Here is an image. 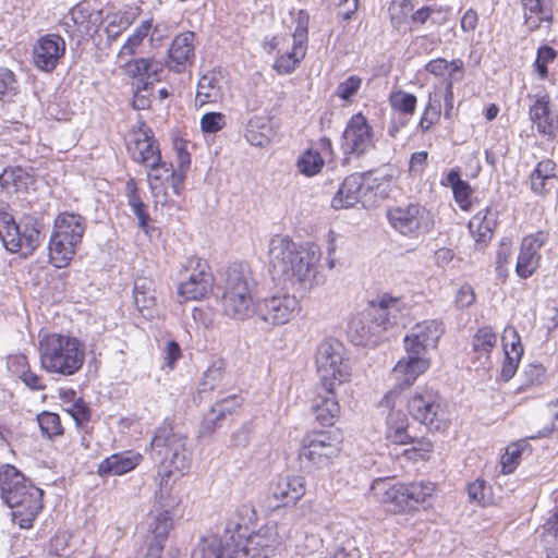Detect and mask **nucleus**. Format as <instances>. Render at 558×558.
<instances>
[{
  "mask_svg": "<svg viewBox=\"0 0 558 558\" xmlns=\"http://www.w3.org/2000/svg\"><path fill=\"white\" fill-rule=\"evenodd\" d=\"M150 458L159 464L160 486H168L174 473L183 474L190 465L186 450V437L177 430L172 423L165 421L150 441Z\"/></svg>",
  "mask_w": 558,
  "mask_h": 558,
  "instance_id": "5",
  "label": "nucleus"
},
{
  "mask_svg": "<svg viewBox=\"0 0 558 558\" xmlns=\"http://www.w3.org/2000/svg\"><path fill=\"white\" fill-rule=\"evenodd\" d=\"M195 34L183 32L177 35L168 48L167 66L175 73L184 72L195 59Z\"/></svg>",
  "mask_w": 558,
  "mask_h": 558,
  "instance_id": "21",
  "label": "nucleus"
},
{
  "mask_svg": "<svg viewBox=\"0 0 558 558\" xmlns=\"http://www.w3.org/2000/svg\"><path fill=\"white\" fill-rule=\"evenodd\" d=\"M153 81H144L143 84L137 83L133 96V108L136 110H145L149 108L154 89Z\"/></svg>",
  "mask_w": 558,
  "mask_h": 558,
  "instance_id": "53",
  "label": "nucleus"
},
{
  "mask_svg": "<svg viewBox=\"0 0 558 558\" xmlns=\"http://www.w3.org/2000/svg\"><path fill=\"white\" fill-rule=\"evenodd\" d=\"M133 295L140 312L151 310L156 305L154 281L146 277H137L134 281Z\"/></svg>",
  "mask_w": 558,
  "mask_h": 558,
  "instance_id": "39",
  "label": "nucleus"
},
{
  "mask_svg": "<svg viewBox=\"0 0 558 558\" xmlns=\"http://www.w3.org/2000/svg\"><path fill=\"white\" fill-rule=\"evenodd\" d=\"M404 487L411 509L415 508L418 504L425 502L435 490V486L430 482L408 483L404 484Z\"/></svg>",
  "mask_w": 558,
  "mask_h": 558,
  "instance_id": "43",
  "label": "nucleus"
},
{
  "mask_svg": "<svg viewBox=\"0 0 558 558\" xmlns=\"http://www.w3.org/2000/svg\"><path fill=\"white\" fill-rule=\"evenodd\" d=\"M44 490L12 464L0 466V498L11 509L14 524L31 529L44 508Z\"/></svg>",
  "mask_w": 558,
  "mask_h": 558,
  "instance_id": "3",
  "label": "nucleus"
},
{
  "mask_svg": "<svg viewBox=\"0 0 558 558\" xmlns=\"http://www.w3.org/2000/svg\"><path fill=\"white\" fill-rule=\"evenodd\" d=\"M556 58V51L554 48L549 46H542L537 50V57L535 60V66L538 73V76L544 80L548 75L547 64L553 62Z\"/></svg>",
  "mask_w": 558,
  "mask_h": 558,
  "instance_id": "58",
  "label": "nucleus"
},
{
  "mask_svg": "<svg viewBox=\"0 0 558 558\" xmlns=\"http://www.w3.org/2000/svg\"><path fill=\"white\" fill-rule=\"evenodd\" d=\"M408 444H413V447L411 449H407L404 453L408 456L409 459L412 460H427L428 454L432 451L433 445L428 440L420 439L416 440L411 437L410 441Z\"/></svg>",
  "mask_w": 558,
  "mask_h": 558,
  "instance_id": "60",
  "label": "nucleus"
},
{
  "mask_svg": "<svg viewBox=\"0 0 558 558\" xmlns=\"http://www.w3.org/2000/svg\"><path fill=\"white\" fill-rule=\"evenodd\" d=\"M151 29V21L146 20L143 21L138 27L134 31V33L128 37L125 44L121 47L119 56H132L135 53V50L143 43L144 38L147 37Z\"/></svg>",
  "mask_w": 558,
  "mask_h": 558,
  "instance_id": "47",
  "label": "nucleus"
},
{
  "mask_svg": "<svg viewBox=\"0 0 558 558\" xmlns=\"http://www.w3.org/2000/svg\"><path fill=\"white\" fill-rule=\"evenodd\" d=\"M72 535L69 532H58L50 539L49 551L59 557H69L72 553Z\"/></svg>",
  "mask_w": 558,
  "mask_h": 558,
  "instance_id": "52",
  "label": "nucleus"
},
{
  "mask_svg": "<svg viewBox=\"0 0 558 558\" xmlns=\"http://www.w3.org/2000/svg\"><path fill=\"white\" fill-rule=\"evenodd\" d=\"M183 280L178 287V293L185 301L199 300L206 296L213 288L214 276L208 263L199 257H191L185 264Z\"/></svg>",
  "mask_w": 558,
  "mask_h": 558,
  "instance_id": "14",
  "label": "nucleus"
},
{
  "mask_svg": "<svg viewBox=\"0 0 558 558\" xmlns=\"http://www.w3.org/2000/svg\"><path fill=\"white\" fill-rule=\"evenodd\" d=\"M403 389L400 387L399 380H396L395 388L389 390L380 401V407L390 409L387 416L386 436L390 441L398 445H407L411 439L408 433L409 422L407 415L402 411L393 410L396 398Z\"/></svg>",
  "mask_w": 558,
  "mask_h": 558,
  "instance_id": "18",
  "label": "nucleus"
},
{
  "mask_svg": "<svg viewBox=\"0 0 558 558\" xmlns=\"http://www.w3.org/2000/svg\"><path fill=\"white\" fill-rule=\"evenodd\" d=\"M252 423L245 422L242 424L235 432L232 433L230 437V444L233 447H245L251 439L252 434Z\"/></svg>",
  "mask_w": 558,
  "mask_h": 558,
  "instance_id": "62",
  "label": "nucleus"
},
{
  "mask_svg": "<svg viewBox=\"0 0 558 558\" xmlns=\"http://www.w3.org/2000/svg\"><path fill=\"white\" fill-rule=\"evenodd\" d=\"M126 72L129 75L137 77L140 84H143L144 81L156 83L161 80L163 64L151 58H138L128 62Z\"/></svg>",
  "mask_w": 558,
  "mask_h": 558,
  "instance_id": "35",
  "label": "nucleus"
},
{
  "mask_svg": "<svg viewBox=\"0 0 558 558\" xmlns=\"http://www.w3.org/2000/svg\"><path fill=\"white\" fill-rule=\"evenodd\" d=\"M143 460V456L134 450H125L104 459L97 468L99 476H121L133 471Z\"/></svg>",
  "mask_w": 558,
  "mask_h": 558,
  "instance_id": "27",
  "label": "nucleus"
},
{
  "mask_svg": "<svg viewBox=\"0 0 558 558\" xmlns=\"http://www.w3.org/2000/svg\"><path fill=\"white\" fill-rule=\"evenodd\" d=\"M230 538L225 535L222 538L208 536L201 539L192 553V558H227V547H232Z\"/></svg>",
  "mask_w": 558,
  "mask_h": 558,
  "instance_id": "36",
  "label": "nucleus"
},
{
  "mask_svg": "<svg viewBox=\"0 0 558 558\" xmlns=\"http://www.w3.org/2000/svg\"><path fill=\"white\" fill-rule=\"evenodd\" d=\"M454 302L460 310L470 307L475 302L473 288L468 283L461 286L456 293Z\"/></svg>",
  "mask_w": 558,
  "mask_h": 558,
  "instance_id": "64",
  "label": "nucleus"
},
{
  "mask_svg": "<svg viewBox=\"0 0 558 558\" xmlns=\"http://www.w3.org/2000/svg\"><path fill=\"white\" fill-rule=\"evenodd\" d=\"M255 510L242 505L227 521V536L232 547H227V558H270L280 541L276 524H266L248 534V524L255 520Z\"/></svg>",
  "mask_w": 558,
  "mask_h": 558,
  "instance_id": "2",
  "label": "nucleus"
},
{
  "mask_svg": "<svg viewBox=\"0 0 558 558\" xmlns=\"http://www.w3.org/2000/svg\"><path fill=\"white\" fill-rule=\"evenodd\" d=\"M325 165L320 153L314 149H306L298 159L296 167L300 173L306 177H314L319 173Z\"/></svg>",
  "mask_w": 558,
  "mask_h": 558,
  "instance_id": "42",
  "label": "nucleus"
},
{
  "mask_svg": "<svg viewBox=\"0 0 558 558\" xmlns=\"http://www.w3.org/2000/svg\"><path fill=\"white\" fill-rule=\"evenodd\" d=\"M497 344V335L490 326L477 329L472 338V351L474 362L478 367L490 368V353Z\"/></svg>",
  "mask_w": 558,
  "mask_h": 558,
  "instance_id": "29",
  "label": "nucleus"
},
{
  "mask_svg": "<svg viewBox=\"0 0 558 558\" xmlns=\"http://www.w3.org/2000/svg\"><path fill=\"white\" fill-rule=\"evenodd\" d=\"M340 145L345 156L355 157L364 156L375 147L373 128L361 112L349 119Z\"/></svg>",
  "mask_w": 558,
  "mask_h": 558,
  "instance_id": "15",
  "label": "nucleus"
},
{
  "mask_svg": "<svg viewBox=\"0 0 558 558\" xmlns=\"http://www.w3.org/2000/svg\"><path fill=\"white\" fill-rule=\"evenodd\" d=\"M362 78L357 75H350L343 82L339 83L335 95L342 100H350L353 96H355L361 88Z\"/></svg>",
  "mask_w": 558,
  "mask_h": 558,
  "instance_id": "55",
  "label": "nucleus"
},
{
  "mask_svg": "<svg viewBox=\"0 0 558 558\" xmlns=\"http://www.w3.org/2000/svg\"><path fill=\"white\" fill-rule=\"evenodd\" d=\"M71 20L81 36L97 33L104 22L101 9L94 8L88 2H80L70 12Z\"/></svg>",
  "mask_w": 558,
  "mask_h": 558,
  "instance_id": "28",
  "label": "nucleus"
},
{
  "mask_svg": "<svg viewBox=\"0 0 558 558\" xmlns=\"http://www.w3.org/2000/svg\"><path fill=\"white\" fill-rule=\"evenodd\" d=\"M221 97L220 78L215 73L204 74L197 83L195 102L198 106L216 102Z\"/></svg>",
  "mask_w": 558,
  "mask_h": 558,
  "instance_id": "38",
  "label": "nucleus"
},
{
  "mask_svg": "<svg viewBox=\"0 0 558 558\" xmlns=\"http://www.w3.org/2000/svg\"><path fill=\"white\" fill-rule=\"evenodd\" d=\"M128 151L133 161L146 168L156 167L161 157L153 131L144 124L134 132L133 138L128 144Z\"/></svg>",
  "mask_w": 558,
  "mask_h": 558,
  "instance_id": "17",
  "label": "nucleus"
},
{
  "mask_svg": "<svg viewBox=\"0 0 558 558\" xmlns=\"http://www.w3.org/2000/svg\"><path fill=\"white\" fill-rule=\"evenodd\" d=\"M222 416L218 415V412L214 407L205 414L199 429H198V436L199 437H209L211 436L215 430L221 426Z\"/></svg>",
  "mask_w": 558,
  "mask_h": 558,
  "instance_id": "56",
  "label": "nucleus"
},
{
  "mask_svg": "<svg viewBox=\"0 0 558 558\" xmlns=\"http://www.w3.org/2000/svg\"><path fill=\"white\" fill-rule=\"evenodd\" d=\"M19 94V84L13 71L0 66V100L2 104H11Z\"/></svg>",
  "mask_w": 558,
  "mask_h": 558,
  "instance_id": "45",
  "label": "nucleus"
},
{
  "mask_svg": "<svg viewBox=\"0 0 558 558\" xmlns=\"http://www.w3.org/2000/svg\"><path fill=\"white\" fill-rule=\"evenodd\" d=\"M66 412L73 417L76 425L83 426L90 418V409L82 398L73 401L68 408Z\"/></svg>",
  "mask_w": 558,
  "mask_h": 558,
  "instance_id": "59",
  "label": "nucleus"
},
{
  "mask_svg": "<svg viewBox=\"0 0 558 558\" xmlns=\"http://www.w3.org/2000/svg\"><path fill=\"white\" fill-rule=\"evenodd\" d=\"M441 184L452 189L453 198L462 210L469 209L472 187L468 181L462 180L459 168L451 169L441 180Z\"/></svg>",
  "mask_w": 558,
  "mask_h": 558,
  "instance_id": "37",
  "label": "nucleus"
},
{
  "mask_svg": "<svg viewBox=\"0 0 558 558\" xmlns=\"http://www.w3.org/2000/svg\"><path fill=\"white\" fill-rule=\"evenodd\" d=\"M547 240L548 233L545 231H537L523 238L515 265L520 278L526 279L537 269L541 258L538 251Z\"/></svg>",
  "mask_w": 558,
  "mask_h": 558,
  "instance_id": "20",
  "label": "nucleus"
},
{
  "mask_svg": "<svg viewBox=\"0 0 558 558\" xmlns=\"http://www.w3.org/2000/svg\"><path fill=\"white\" fill-rule=\"evenodd\" d=\"M226 124V117L220 112L205 113L201 119V129L204 133H216Z\"/></svg>",
  "mask_w": 558,
  "mask_h": 558,
  "instance_id": "61",
  "label": "nucleus"
},
{
  "mask_svg": "<svg viewBox=\"0 0 558 558\" xmlns=\"http://www.w3.org/2000/svg\"><path fill=\"white\" fill-rule=\"evenodd\" d=\"M299 300L291 294H275L264 298L256 305L257 316L268 325L289 323L300 312Z\"/></svg>",
  "mask_w": 558,
  "mask_h": 558,
  "instance_id": "16",
  "label": "nucleus"
},
{
  "mask_svg": "<svg viewBox=\"0 0 558 558\" xmlns=\"http://www.w3.org/2000/svg\"><path fill=\"white\" fill-rule=\"evenodd\" d=\"M348 332L352 341L357 345L364 344L373 337H377L381 333L378 329V325L375 324L366 310L350 319Z\"/></svg>",
  "mask_w": 558,
  "mask_h": 558,
  "instance_id": "32",
  "label": "nucleus"
},
{
  "mask_svg": "<svg viewBox=\"0 0 558 558\" xmlns=\"http://www.w3.org/2000/svg\"><path fill=\"white\" fill-rule=\"evenodd\" d=\"M37 422L43 435L48 438L60 436L63 434V427L58 414L52 412H41L37 415Z\"/></svg>",
  "mask_w": 558,
  "mask_h": 558,
  "instance_id": "49",
  "label": "nucleus"
},
{
  "mask_svg": "<svg viewBox=\"0 0 558 558\" xmlns=\"http://www.w3.org/2000/svg\"><path fill=\"white\" fill-rule=\"evenodd\" d=\"M374 497L388 506L392 512H403L411 509L405 496V487L403 483L392 484L389 480L377 478L371 487Z\"/></svg>",
  "mask_w": 558,
  "mask_h": 558,
  "instance_id": "23",
  "label": "nucleus"
},
{
  "mask_svg": "<svg viewBox=\"0 0 558 558\" xmlns=\"http://www.w3.org/2000/svg\"><path fill=\"white\" fill-rule=\"evenodd\" d=\"M269 266L272 278L300 290H310L316 278L319 252L298 245L288 236L275 235L269 242Z\"/></svg>",
  "mask_w": 558,
  "mask_h": 558,
  "instance_id": "1",
  "label": "nucleus"
},
{
  "mask_svg": "<svg viewBox=\"0 0 558 558\" xmlns=\"http://www.w3.org/2000/svg\"><path fill=\"white\" fill-rule=\"evenodd\" d=\"M389 104L395 111L403 116H412L416 109L417 98L415 95L400 89L390 94Z\"/></svg>",
  "mask_w": 558,
  "mask_h": 558,
  "instance_id": "44",
  "label": "nucleus"
},
{
  "mask_svg": "<svg viewBox=\"0 0 558 558\" xmlns=\"http://www.w3.org/2000/svg\"><path fill=\"white\" fill-rule=\"evenodd\" d=\"M440 102L439 100H433L429 95L428 102L425 106L422 117L418 122V128L422 132H427L435 125L440 119Z\"/></svg>",
  "mask_w": 558,
  "mask_h": 558,
  "instance_id": "51",
  "label": "nucleus"
},
{
  "mask_svg": "<svg viewBox=\"0 0 558 558\" xmlns=\"http://www.w3.org/2000/svg\"><path fill=\"white\" fill-rule=\"evenodd\" d=\"M523 7L524 25L530 32L541 27L543 22H553V10L544 0H521Z\"/></svg>",
  "mask_w": 558,
  "mask_h": 558,
  "instance_id": "34",
  "label": "nucleus"
},
{
  "mask_svg": "<svg viewBox=\"0 0 558 558\" xmlns=\"http://www.w3.org/2000/svg\"><path fill=\"white\" fill-rule=\"evenodd\" d=\"M305 53H306L305 50H301V49L292 47V50L290 52L283 53L276 59V61L274 63V69L279 74H290L296 69L298 64L304 59Z\"/></svg>",
  "mask_w": 558,
  "mask_h": 558,
  "instance_id": "48",
  "label": "nucleus"
},
{
  "mask_svg": "<svg viewBox=\"0 0 558 558\" xmlns=\"http://www.w3.org/2000/svg\"><path fill=\"white\" fill-rule=\"evenodd\" d=\"M340 452L339 440L330 432L314 430L302 440L299 459L304 469L312 471L331 463Z\"/></svg>",
  "mask_w": 558,
  "mask_h": 558,
  "instance_id": "11",
  "label": "nucleus"
},
{
  "mask_svg": "<svg viewBox=\"0 0 558 558\" xmlns=\"http://www.w3.org/2000/svg\"><path fill=\"white\" fill-rule=\"evenodd\" d=\"M498 211L486 207L475 214L469 221V229L475 242L486 245L492 239L497 225Z\"/></svg>",
  "mask_w": 558,
  "mask_h": 558,
  "instance_id": "31",
  "label": "nucleus"
},
{
  "mask_svg": "<svg viewBox=\"0 0 558 558\" xmlns=\"http://www.w3.org/2000/svg\"><path fill=\"white\" fill-rule=\"evenodd\" d=\"M295 29L293 32V47L305 50L308 40L310 14L305 10H299L295 17Z\"/></svg>",
  "mask_w": 558,
  "mask_h": 558,
  "instance_id": "46",
  "label": "nucleus"
},
{
  "mask_svg": "<svg viewBox=\"0 0 558 558\" xmlns=\"http://www.w3.org/2000/svg\"><path fill=\"white\" fill-rule=\"evenodd\" d=\"M271 129L262 118L251 119L245 131L246 141L257 147H265L270 143Z\"/></svg>",
  "mask_w": 558,
  "mask_h": 558,
  "instance_id": "40",
  "label": "nucleus"
},
{
  "mask_svg": "<svg viewBox=\"0 0 558 558\" xmlns=\"http://www.w3.org/2000/svg\"><path fill=\"white\" fill-rule=\"evenodd\" d=\"M243 399L239 395H231L214 403V408L218 412V415L226 420L227 415L233 414L238 409L241 408Z\"/></svg>",
  "mask_w": 558,
  "mask_h": 558,
  "instance_id": "57",
  "label": "nucleus"
},
{
  "mask_svg": "<svg viewBox=\"0 0 558 558\" xmlns=\"http://www.w3.org/2000/svg\"><path fill=\"white\" fill-rule=\"evenodd\" d=\"M387 219L396 231L410 238L425 234L434 227L430 211L420 204L389 208Z\"/></svg>",
  "mask_w": 558,
  "mask_h": 558,
  "instance_id": "13",
  "label": "nucleus"
},
{
  "mask_svg": "<svg viewBox=\"0 0 558 558\" xmlns=\"http://www.w3.org/2000/svg\"><path fill=\"white\" fill-rule=\"evenodd\" d=\"M65 53L64 39L56 34L39 37L33 47V62L44 72L53 71Z\"/></svg>",
  "mask_w": 558,
  "mask_h": 558,
  "instance_id": "19",
  "label": "nucleus"
},
{
  "mask_svg": "<svg viewBox=\"0 0 558 558\" xmlns=\"http://www.w3.org/2000/svg\"><path fill=\"white\" fill-rule=\"evenodd\" d=\"M43 223L31 215H24L19 221L5 208L0 207V240L10 253H20L24 257L33 255L45 235Z\"/></svg>",
  "mask_w": 558,
  "mask_h": 558,
  "instance_id": "8",
  "label": "nucleus"
},
{
  "mask_svg": "<svg viewBox=\"0 0 558 558\" xmlns=\"http://www.w3.org/2000/svg\"><path fill=\"white\" fill-rule=\"evenodd\" d=\"M225 377V362L221 359L214 360L203 373L199 391H211L222 384Z\"/></svg>",
  "mask_w": 558,
  "mask_h": 558,
  "instance_id": "41",
  "label": "nucleus"
},
{
  "mask_svg": "<svg viewBox=\"0 0 558 558\" xmlns=\"http://www.w3.org/2000/svg\"><path fill=\"white\" fill-rule=\"evenodd\" d=\"M531 190L541 196L546 195L555 185V181L551 179H545V177L537 175L536 172L532 171L530 174Z\"/></svg>",
  "mask_w": 558,
  "mask_h": 558,
  "instance_id": "63",
  "label": "nucleus"
},
{
  "mask_svg": "<svg viewBox=\"0 0 558 558\" xmlns=\"http://www.w3.org/2000/svg\"><path fill=\"white\" fill-rule=\"evenodd\" d=\"M365 179L366 175L361 173L348 175L333 196L331 206L335 209H341L352 207L359 203L368 191V187L365 185Z\"/></svg>",
  "mask_w": 558,
  "mask_h": 558,
  "instance_id": "26",
  "label": "nucleus"
},
{
  "mask_svg": "<svg viewBox=\"0 0 558 558\" xmlns=\"http://www.w3.org/2000/svg\"><path fill=\"white\" fill-rule=\"evenodd\" d=\"M85 230L86 219L83 216L68 211L57 216L49 241V254L56 267L69 265Z\"/></svg>",
  "mask_w": 558,
  "mask_h": 558,
  "instance_id": "9",
  "label": "nucleus"
},
{
  "mask_svg": "<svg viewBox=\"0 0 558 558\" xmlns=\"http://www.w3.org/2000/svg\"><path fill=\"white\" fill-rule=\"evenodd\" d=\"M550 97L547 93L536 96L530 106L529 114L538 133L554 137L558 132V116L550 110Z\"/></svg>",
  "mask_w": 558,
  "mask_h": 558,
  "instance_id": "25",
  "label": "nucleus"
},
{
  "mask_svg": "<svg viewBox=\"0 0 558 558\" xmlns=\"http://www.w3.org/2000/svg\"><path fill=\"white\" fill-rule=\"evenodd\" d=\"M255 281L246 264L234 263L225 272L221 296L222 314L231 319L244 320L254 313Z\"/></svg>",
  "mask_w": 558,
  "mask_h": 558,
  "instance_id": "7",
  "label": "nucleus"
},
{
  "mask_svg": "<svg viewBox=\"0 0 558 558\" xmlns=\"http://www.w3.org/2000/svg\"><path fill=\"white\" fill-rule=\"evenodd\" d=\"M40 364L48 373L63 376L76 374L85 361V344L77 338L50 333L39 342Z\"/></svg>",
  "mask_w": 558,
  "mask_h": 558,
  "instance_id": "6",
  "label": "nucleus"
},
{
  "mask_svg": "<svg viewBox=\"0 0 558 558\" xmlns=\"http://www.w3.org/2000/svg\"><path fill=\"white\" fill-rule=\"evenodd\" d=\"M305 494V478L300 475H280L270 486V495L278 501L276 507L293 506Z\"/></svg>",
  "mask_w": 558,
  "mask_h": 558,
  "instance_id": "24",
  "label": "nucleus"
},
{
  "mask_svg": "<svg viewBox=\"0 0 558 558\" xmlns=\"http://www.w3.org/2000/svg\"><path fill=\"white\" fill-rule=\"evenodd\" d=\"M402 301L388 295L381 296L378 301H372L366 308L380 332L390 327L399 325L402 318Z\"/></svg>",
  "mask_w": 558,
  "mask_h": 558,
  "instance_id": "22",
  "label": "nucleus"
},
{
  "mask_svg": "<svg viewBox=\"0 0 558 558\" xmlns=\"http://www.w3.org/2000/svg\"><path fill=\"white\" fill-rule=\"evenodd\" d=\"M504 351L508 350V354L514 355L517 360H521L524 349L517 329L512 326H507L502 333Z\"/></svg>",
  "mask_w": 558,
  "mask_h": 558,
  "instance_id": "50",
  "label": "nucleus"
},
{
  "mask_svg": "<svg viewBox=\"0 0 558 558\" xmlns=\"http://www.w3.org/2000/svg\"><path fill=\"white\" fill-rule=\"evenodd\" d=\"M523 375L525 383L519 388L520 390H525L529 387L542 385L546 379V368L539 363L529 364L524 368Z\"/></svg>",
  "mask_w": 558,
  "mask_h": 558,
  "instance_id": "54",
  "label": "nucleus"
},
{
  "mask_svg": "<svg viewBox=\"0 0 558 558\" xmlns=\"http://www.w3.org/2000/svg\"><path fill=\"white\" fill-rule=\"evenodd\" d=\"M153 539L149 545L148 555L154 556L162 550V542L167 538L172 527V517L168 510L149 513L146 520Z\"/></svg>",
  "mask_w": 558,
  "mask_h": 558,
  "instance_id": "30",
  "label": "nucleus"
},
{
  "mask_svg": "<svg viewBox=\"0 0 558 558\" xmlns=\"http://www.w3.org/2000/svg\"><path fill=\"white\" fill-rule=\"evenodd\" d=\"M326 395H318L312 404L313 413L316 420L323 426H332L340 414V405L336 399L333 388Z\"/></svg>",
  "mask_w": 558,
  "mask_h": 558,
  "instance_id": "33",
  "label": "nucleus"
},
{
  "mask_svg": "<svg viewBox=\"0 0 558 558\" xmlns=\"http://www.w3.org/2000/svg\"><path fill=\"white\" fill-rule=\"evenodd\" d=\"M344 348L341 342L332 339L324 340L316 350V367L320 381L329 391L335 385L348 380L349 365L343 357Z\"/></svg>",
  "mask_w": 558,
  "mask_h": 558,
  "instance_id": "10",
  "label": "nucleus"
},
{
  "mask_svg": "<svg viewBox=\"0 0 558 558\" xmlns=\"http://www.w3.org/2000/svg\"><path fill=\"white\" fill-rule=\"evenodd\" d=\"M444 331L442 322L437 319L424 320L411 328L403 340L407 355L398 361L391 372L401 388L413 385L416 378L428 369L427 350L437 345Z\"/></svg>",
  "mask_w": 558,
  "mask_h": 558,
  "instance_id": "4",
  "label": "nucleus"
},
{
  "mask_svg": "<svg viewBox=\"0 0 558 558\" xmlns=\"http://www.w3.org/2000/svg\"><path fill=\"white\" fill-rule=\"evenodd\" d=\"M408 411L415 421L424 424L430 430H441L446 427L441 411V398L433 388L417 387L408 400Z\"/></svg>",
  "mask_w": 558,
  "mask_h": 558,
  "instance_id": "12",
  "label": "nucleus"
}]
</instances>
